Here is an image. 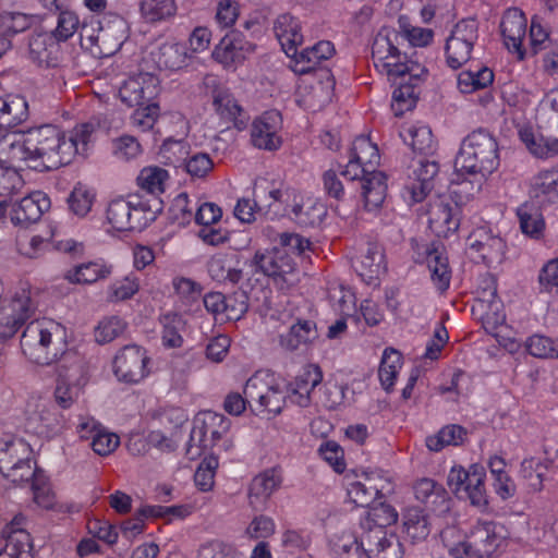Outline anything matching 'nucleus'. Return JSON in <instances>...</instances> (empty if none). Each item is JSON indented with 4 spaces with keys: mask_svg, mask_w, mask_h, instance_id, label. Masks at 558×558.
<instances>
[{
    "mask_svg": "<svg viewBox=\"0 0 558 558\" xmlns=\"http://www.w3.org/2000/svg\"><path fill=\"white\" fill-rule=\"evenodd\" d=\"M95 125L84 122L65 132L52 124L11 132L0 136V162L24 161L37 171L66 166L85 155L93 142Z\"/></svg>",
    "mask_w": 558,
    "mask_h": 558,
    "instance_id": "nucleus-1",
    "label": "nucleus"
},
{
    "mask_svg": "<svg viewBox=\"0 0 558 558\" xmlns=\"http://www.w3.org/2000/svg\"><path fill=\"white\" fill-rule=\"evenodd\" d=\"M23 353L34 363L48 365L64 356L58 367V379L84 387L87 383L85 360L76 353H66V329L52 319L27 324L21 337Z\"/></svg>",
    "mask_w": 558,
    "mask_h": 558,
    "instance_id": "nucleus-2",
    "label": "nucleus"
},
{
    "mask_svg": "<svg viewBox=\"0 0 558 558\" xmlns=\"http://www.w3.org/2000/svg\"><path fill=\"white\" fill-rule=\"evenodd\" d=\"M499 166L498 144L495 137L484 131L477 130L469 134L462 142L454 159V169L458 175L470 174L474 182L463 180L452 190L456 196L470 190L466 198L473 197L481 191L483 179L492 174Z\"/></svg>",
    "mask_w": 558,
    "mask_h": 558,
    "instance_id": "nucleus-3",
    "label": "nucleus"
},
{
    "mask_svg": "<svg viewBox=\"0 0 558 558\" xmlns=\"http://www.w3.org/2000/svg\"><path fill=\"white\" fill-rule=\"evenodd\" d=\"M398 35L395 31L381 29L375 37L372 47L373 62L379 74L393 84L399 80L420 81L426 73L424 65L409 60L395 45Z\"/></svg>",
    "mask_w": 558,
    "mask_h": 558,
    "instance_id": "nucleus-4",
    "label": "nucleus"
},
{
    "mask_svg": "<svg viewBox=\"0 0 558 558\" xmlns=\"http://www.w3.org/2000/svg\"><path fill=\"white\" fill-rule=\"evenodd\" d=\"M160 202L157 198L119 197L109 202L106 221L116 231H142L157 218Z\"/></svg>",
    "mask_w": 558,
    "mask_h": 558,
    "instance_id": "nucleus-5",
    "label": "nucleus"
},
{
    "mask_svg": "<svg viewBox=\"0 0 558 558\" xmlns=\"http://www.w3.org/2000/svg\"><path fill=\"white\" fill-rule=\"evenodd\" d=\"M243 393L257 414L278 415L286 403L283 381L268 371H258L245 383Z\"/></svg>",
    "mask_w": 558,
    "mask_h": 558,
    "instance_id": "nucleus-6",
    "label": "nucleus"
},
{
    "mask_svg": "<svg viewBox=\"0 0 558 558\" xmlns=\"http://www.w3.org/2000/svg\"><path fill=\"white\" fill-rule=\"evenodd\" d=\"M32 449L22 438L7 435L0 438V473L14 484L35 478Z\"/></svg>",
    "mask_w": 558,
    "mask_h": 558,
    "instance_id": "nucleus-7",
    "label": "nucleus"
},
{
    "mask_svg": "<svg viewBox=\"0 0 558 558\" xmlns=\"http://www.w3.org/2000/svg\"><path fill=\"white\" fill-rule=\"evenodd\" d=\"M473 314L481 319L486 331L494 333L504 325L506 315L504 305L497 296V284L493 276L483 277L476 290V299L472 306Z\"/></svg>",
    "mask_w": 558,
    "mask_h": 558,
    "instance_id": "nucleus-8",
    "label": "nucleus"
},
{
    "mask_svg": "<svg viewBox=\"0 0 558 558\" xmlns=\"http://www.w3.org/2000/svg\"><path fill=\"white\" fill-rule=\"evenodd\" d=\"M392 483L383 471L363 472L347 484V496L357 507H368L392 492Z\"/></svg>",
    "mask_w": 558,
    "mask_h": 558,
    "instance_id": "nucleus-9",
    "label": "nucleus"
},
{
    "mask_svg": "<svg viewBox=\"0 0 558 558\" xmlns=\"http://www.w3.org/2000/svg\"><path fill=\"white\" fill-rule=\"evenodd\" d=\"M478 39V26L475 20L459 21L446 40V61L451 69H459L472 56L475 43Z\"/></svg>",
    "mask_w": 558,
    "mask_h": 558,
    "instance_id": "nucleus-10",
    "label": "nucleus"
},
{
    "mask_svg": "<svg viewBox=\"0 0 558 558\" xmlns=\"http://www.w3.org/2000/svg\"><path fill=\"white\" fill-rule=\"evenodd\" d=\"M129 31V24L122 16L113 13L106 14L99 23L97 35L87 38L90 45L95 46L93 53L99 57L114 54L128 39Z\"/></svg>",
    "mask_w": 558,
    "mask_h": 558,
    "instance_id": "nucleus-11",
    "label": "nucleus"
},
{
    "mask_svg": "<svg viewBox=\"0 0 558 558\" xmlns=\"http://www.w3.org/2000/svg\"><path fill=\"white\" fill-rule=\"evenodd\" d=\"M252 264L264 275L274 278L278 284L291 286L296 280V266L286 250L274 247L256 252Z\"/></svg>",
    "mask_w": 558,
    "mask_h": 558,
    "instance_id": "nucleus-12",
    "label": "nucleus"
},
{
    "mask_svg": "<svg viewBox=\"0 0 558 558\" xmlns=\"http://www.w3.org/2000/svg\"><path fill=\"white\" fill-rule=\"evenodd\" d=\"M34 312L29 291H17L8 304L0 307V339L11 338Z\"/></svg>",
    "mask_w": 558,
    "mask_h": 558,
    "instance_id": "nucleus-13",
    "label": "nucleus"
},
{
    "mask_svg": "<svg viewBox=\"0 0 558 558\" xmlns=\"http://www.w3.org/2000/svg\"><path fill=\"white\" fill-rule=\"evenodd\" d=\"M468 193H471V191L466 190L461 196H456L451 192L454 202L437 199L430 205L428 222L435 233L446 236L458 230L460 226V205L470 199L466 198Z\"/></svg>",
    "mask_w": 558,
    "mask_h": 558,
    "instance_id": "nucleus-14",
    "label": "nucleus"
},
{
    "mask_svg": "<svg viewBox=\"0 0 558 558\" xmlns=\"http://www.w3.org/2000/svg\"><path fill=\"white\" fill-rule=\"evenodd\" d=\"M146 351L135 344L125 345L116 355L113 372L120 381L137 384L148 375Z\"/></svg>",
    "mask_w": 558,
    "mask_h": 558,
    "instance_id": "nucleus-15",
    "label": "nucleus"
},
{
    "mask_svg": "<svg viewBox=\"0 0 558 558\" xmlns=\"http://www.w3.org/2000/svg\"><path fill=\"white\" fill-rule=\"evenodd\" d=\"M159 93V80L147 72L133 74L123 81L119 88V97L125 105L143 106L153 102Z\"/></svg>",
    "mask_w": 558,
    "mask_h": 558,
    "instance_id": "nucleus-16",
    "label": "nucleus"
},
{
    "mask_svg": "<svg viewBox=\"0 0 558 558\" xmlns=\"http://www.w3.org/2000/svg\"><path fill=\"white\" fill-rule=\"evenodd\" d=\"M380 156L376 144L367 136H357L351 147L350 157L341 174L349 180H357L362 173L376 170Z\"/></svg>",
    "mask_w": 558,
    "mask_h": 558,
    "instance_id": "nucleus-17",
    "label": "nucleus"
},
{
    "mask_svg": "<svg viewBox=\"0 0 558 558\" xmlns=\"http://www.w3.org/2000/svg\"><path fill=\"white\" fill-rule=\"evenodd\" d=\"M282 118L279 111H266L257 117L251 125V143L264 150H277L282 145L280 135Z\"/></svg>",
    "mask_w": 558,
    "mask_h": 558,
    "instance_id": "nucleus-18",
    "label": "nucleus"
},
{
    "mask_svg": "<svg viewBox=\"0 0 558 558\" xmlns=\"http://www.w3.org/2000/svg\"><path fill=\"white\" fill-rule=\"evenodd\" d=\"M527 21L524 13L517 9H508L501 20L500 29L504 43L509 51L517 54L519 60H523L525 51L522 43L526 35Z\"/></svg>",
    "mask_w": 558,
    "mask_h": 558,
    "instance_id": "nucleus-19",
    "label": "nucleus"
},
{
    "mask_svg": "<svg viewBox=\"0 0 558 558\" xmlns=\"http://www.w3.org/2000/svg\"><path fill=\"white\" fill-rule=\"evenodd\" d=\"M49 208V197L44 192L36 191L13 205L10 219L14 226L26 228L37 222Z\"/></svg>",
    "mask_w": 558,
    "mask_h": 558,
    "instance_id": "nucleus-20",
    "label": "nucleus"
},
{
    "mask_svg": "<svg viewBox=\"0 0 558 558\" xmlns=\"http://www.w3.org/2000/svg\"><path fill=\"white\" fill-rule=\"evenodd\" d=\"M413 182L405 187V193L412 203L422 202L434 186L439 166L435 160L418 158L412 163Z\"/></svg>",
    "mask_w": 558,
    "mask_h": 558,
    "instance_id": "nucleus-21",
    "label": "nucleus"
},
{
    "mask_svg": "<svg viewBox=\"0 0 558 558\" xmlns=\"http://www.w3.org/2000/svg\"><path fill=\"white\" fill-rule=\"evenodd\" d=\"M367 558H402V545L393 534H387L381 525H374L365 532Z\"/></svg>",
    "mask_w": 558,
    "mask_h": 558,
    "instance_id": "nucleus-22",
    "label": "nucleus"
},
{
    "mask_svg": "<svg viewBox=\"0 0 558 558\" xmlns=\"http://www.w3.org/2000/svg\"><path fill=\"white\" fill-rule=\"evenodd\" d=\"M469 250L476 253L488 266L499 264L505 254V243L501 238L486 229L474 231L469 238Z\"/></svg>",
    "mask_w": 558,
    "mask_h": 558,
    "instance_id": "nucleus-23",
    "label": "nucleus"
},
{
    "mask_svg": "<svg viewBox=\"0 0 558 558\" xmlns=\"http://www.w3.org/2000/svg\"><path fill=\"white\" fill-rule=\"evenodd\" d=\"M364 530L361 535L352 530H342L329 538V549L335 558H364L366 543Z\"/></svg>",
    "mask_w": 558,
    "mask_h": 558,
    "instance_id": "nucleus-24",
    "label": "nucleus"
},
{
    "mask_svg": "<svg viewBox=\"0 0 558 558\" xmlns=\"http://www.w3.org/2000/svg\"><path fill=\"white\" fill-rule=\"evenodd\" d=\"M230 428V421L222 414L216 412H204L198 414L193 424V439L198 442L202 437H207L209 445L214 447Z\"/></svg>",
    "mask_w": 558,
    "mask_h": 558,
    "instance_id": "nucleus-25",
    "label": "nucleus"
},
{
    "mask_svg": "<svg viewBox=\"0 0 558 558\" xmlns=\"http://www.w3.org/2000/svg\"><path fill=\"white\" fill-rule=\"evenodd\" d=\"M113 267L102 259H95L74 265L63 274L64 280L71 284H93L99 280L109 278Z\"/></svg>",
    "mask_w": 558,
    "mask_h": 558,
    "instance_id": "nucleus-26",
    "label": "nucleus"
},
{
    "mask_svg": "<svg viewBox=\"0 0 558 558\" xmlns=\"http://www.w3.org/2000/svg\"><path fill=\"white\" fill-rule=\"evenodd\" d=\"M359 179L365 209H378L387 196V175L383 171L372 170L362 173Z\"/></svg>",
    "mask_w": 558,
    "mask_h": 558,
    "instance_id": "nucleus-27",
    "label": "nucleus"
},
{
    "mask_svg": "<svg viewBox=\"0 0 558 558\" xmlns=\"http://www.w3.org/2000/svg\"><path fill=\"white\" fill-rule=\"evenodd\" d=\"M59 425V414L49 402L40 401L28 411L26 427L36 435L48 437L58 430Z\"/></svg>",
    "mask_w": 558,
    "mask_h": 558,
    "instance_id": "nucleus-28",
    "label": "nucleus"
},
{
    "mask_svg": "<svg viewBox=\"0 0 558 558\" xmlns=\"http://www.w3.org/2000/svg\"><path fill=\"white\" fill-rule=\"evenodd\" d=\"M335 52L333 45L330 41H319L311 48L295 51L291 56L290 68L296 74H306L313 71L323 60L329 59Z\"/></svg>",
    "mask_w": 558,
    "mask_h": 558,
    "instance_id": "nucleus-29",
    "label": "nucleus"
},
{
    "mask_svg": "<svg viewBox=\"0 0 558 558\" xmlns=\"http://www.w3.org/2000/svg\"><path fill=\"white\" fill-rule=\"evenodd\" d=\"M274 32L284 53L289 58L295 56L298 47L303 43L301 24L298 19L288 13L279 15L274 23Z\"/></svg>",
    "mask_w": 558,
    "mask_h": 558,
    "instance_id": "nucleus-30",
    "label": "nucleus"
},
{
    "mask_svg": "<svg viewBox=\"0 0 558 558\" xmlns=\"http://www.w3.org/2000/svg\"><path fill=\"white\" fill-rule=\"evenodd\" d=\"M432 525L429 514L418 507H408L402 512V533L412 543L427 539Z\"/></svg>",
    "mask_w": 558,
    "mask_h": 558,
    "instance_id": "nucleus-31",
    "label": "nucleus"
},
{
    "mask_svg": "<svg viewBox=\"0 0 558 558\" xmlns=\"http://www.w3.org/2000/svg\"><path fill=\"white\" fill-rule=\"evenodd\" d=\"M499 526L493 522H478L468 534L483 558H492L502 543Z\"/></svg>",
    "mask_w": 558,
    "mask_h": 558,
    "instance_id": "nucleus-32",
    "label": "nucleus"
},
{
    "mask_svg": "<svg viewBox=\"0 0 558 558\" xmlns=\"http://www.w3.org/2000/svg\"><path fill=\"white\" fill-rule=\"evenodd\" d=\"M281 475L275 469L266 470L256 475L250 486V505L258 508L280 487Z\"/></svg>",
    "mask_w": 558,
    "mask_h": 558,
    "instance_id": "nucleus-33",
    "label": "nucleus"
},
{
    "mask_svg": "<svg viewBox=\"0 0 558 558\" xmlns=\"http://www.w3.org/2000/svg\"><path fill=\"white\" fill-rule=\"evenodd\" d=\"M386 270L383 247L377 243H368L362 254L357 271L367 284H376L379 276Z\"/></svg>",
    "mask_w": 558,
    "mask_h": 558,
    "instance_id": "nucleus-34",
    "label": "nucleus"
},
{
    "mask_svg": "<svg viewBox=\"0 0 558 558\" xmlns=\"http://www.w3.org/2000/svg\"><path fill=\"white\" fill-rule=\"evenodd\" d=\"M209 276L223 283L235 284L242 279V269L234 254H217L208 262Z\"/></svg>",
    "mask_w": 558,
    "mask_h": 558,
    "instance_id": "nucleus-35",
    "label": "nucleus"
},
{
    "mask_svg": "<svg viewBox=\"0 0 558 558\" xmlns=\"http://www.w3.org/2000/svg\"><path fill=\"white\" fill-rule=\"evenodd\" d=\"M151 57L159 69L178 71L186 66L190 54L183 44L165 43L151 52Z\"/></svg>",
    "mask_w": 558,
    "mask_h": 558,
    "instance_id": "nucleus-36",
    "label": "nucleus"
},
{
    "mask_svg": "<svg viewBox=\"0 0 558 558\" xmlns=\"http://www.w3.org/2000/svg\"><path fill=\"white\" fill-rule=\"evenodd\" d=\"M317 338L315 325L312 322H298L280 336V345L286 351H298L307 348Z\"/></svg>",
    "mask_w": 558,
    "mask_h": 558,
    "instance_id": "nucleus-37",
    "label": "nucleus"
},
{
    "mask_svg": "<svg viewBox=\"0 0 558 558\" xmlns=\"http://www.w3.org/2000/svg\"><path fill=\"white\" fill-rule=\"evenodd\" d=\"M28 118V104L23 96L0 98V128H14Z\"/></svg>",
    "mask_w": 558,
    "mask_h": 558,
    "instance_id": "nucleus-38",
    "label": "nucleus"
},
{
    "mask_svg": "<svg viewBox=\"0 0 558 558\" xmlns=\"http://www.w3.org/2000/svg\"><path fill=\"white\" fill-rule=\"evenodd\" d=\"M425 253V262L430 272L432 282L438 291H446L449 288L451 280V271L447 256L436 247H426Z\"/></svg>",
    "mask_w": 558,
    "mask_h": 558,
    "instance_id": "nucleus-39",
    "label": "nucleus"
},
{
    "mask_svg": "<svg viewBox=\"0 0 558 558\" xmlns=\"http://www.w3.org/2000/svg\"><path fill=\"white\" fill-rule=\"evenodd\" d=\"M520 140L524 143L529 151L537 158H550L558 154V140L546 137L530 128H523L519 131Z\"/></svg>",
    "mask_w": 558,
    "mask_h": 558,
    "instance_id": "nucleus-40",
    "label": "nucleus"
},
{
    "mask_svg": "<svg viewBox=\"0 0 558 558\" xmlns=\"http://www.w3.org/2000/svg\"><path fill=\"white\" fill-rule=\"evenodd\" d=\"M531 539L547 546L558 544V520L553 513H543L531 521L529 530Z\"/></svg>",
    "mask_w": 558,
    "mask_h": 558,
    "instance_id": "nucleus-41",
    "label": "nucleus"
},
{
    "mask_svg": "<svg viewBox=\"0 0 558 558\" xmlns=\"http://www.w3.org/2000/svg\"><path fill=\"white\" fill-rule=\"evenodd\" d=\"M531 193L542 203L558 202V169L544 170L535 175Z\"/></svg>",
    "mask_w": 558,
    "mask_h": 558,
    "instance_id": "nucleus-42",
    "label": "nucleus"
},
{
    "mask_svg": "<svg viewBox=\"0 0 558 558\" xmlns=\"http://www.w3.org/2000/svg\"><path fill=\"white\" fill-rule=\"evenodd\" d=\"M494 82V73L487 66H477L459 73L457 85L461 93L471 94L489 87Z\"/></svg>",
    "mask_w": 558,
    "mask_h": 558,
    "instance_id": "nucleus-43",
    "label": "nucleus"
},
{
    "mask_svg": "<svg viewBox=\"0 0 558 558\" xmlns=\"http://www.w3.org/2000/svg\"><path fill=\"white\" fill-rule=\"evenodd\" d=\"M141 19L148 24H157L175 15L174 0H140Z\"/></svg>",
    "mask_w": 558,
    "mask_h": 558,
    "instance_id": "nucleus-44",
    "label": "nucleus"
},
{
    "mask_svg": "<svg viewBox=\"0 0 558 558\" xmlns=\"http://www.w3.org/2000/svg\"><path fill=\"white\" fill-rule=\"evenodd\" d=\"M325 206L312 198L302 199L294 204L291 209V219L301 227L318 226L326 216Z\"/></svg>",
    "mask_w": 558,
    "mask_h": 558,
    "instance_id": "nucleus-45",
    "label": "nucleus"
},
{
    "mask_svg": "<svg viewBox=\"0 0 558 558\" xmlns=\"http://www.w3.org/2000/svg\"><path fill=\"white\" fill-rule=\"evenodd\" d=\"M401 136L414 151L420 154L430 155L436 149V142L428 125L422 123L412 124L401 133Z\"/></svg>",
    "mask_w": 558,
    "mask_h": 558,
    "instance_id": "nucleus-46",
    "label": "nucleus"
},
{
    "mask_svg": "<svg viewBox=\"0 0 558 558\" xmlns=\"http://www.w3.org/2000/svg\"><path fill=\"white\" fill-rule=\"evenodd\" d=\"M213 105L218 116L226 122H233L241 129L243 121H239L242 108L231 93L226 89H217L213 96Z\"/></svg>",
    "mask_w": 558,
    "mask_h": 558,
    "instance_id": "nucleus-47",
    "label": "nucleus"
},
{
    "mask_svg": "<svg viewBox=\"0 0 558 558\" xmlns=\"http://www.w3.org/2000/svg\"><path fill=\"white\" fill-rule=\"evenodd\" d=\"M34 21V16L31 14L3 10L0 12V36L10 39L31 28Z\"/></svg>",
    "mask_w": 558,
    "mask_h": 558,
    "instance_id": "nucleus-48",
    "label": "nucleus"
},
{
    "mask_svg": "<svg viewBox=\"0 0 558 558\" xmlns=\"http://www.w3.org/2000/svg\"><path fill=\"white\" fill-rule=\"evenodd\" d=\"M466 430L457 424L444 426L437 434L426 438V446L430 451H440L447 446H459L464 442Z\"/></svg>",
    "mask_w": 558,
    "mask_h": 558,
    "instance_id": "nucleus-49",
    "label": "nucleus"
},
{
    "mask_svg": "<svg viewBox=\"0 0 558 558\" xmlns=\"http://www.w3.org/2000/svg\"><path fill=\"white\" fill-rule=\"evenodd\" d=\"M140 291V279L134 274H128L113 280L107 288V301L119 303L132 299Z\"/></svg>",
    "mask_w": 558,
    "mask_h": 558,
    "instance_id": "nucleus-50",
    "label": "nucleus"
},
{
    "mask_svg": "<svg viewBox=\"0 0 558 558\" xmlns=\"http://www.w3.org/2000/svg\"><path fill=\"white\" fill-rule=\"evenodd\" d=\"M415 498L430 507L441 506L448 509L445 489L434 480L421 478L414 485Z\"/></svg>",
    "mask_w": 558,
    "mask_h": 558,
    "instance_id": "nucleus-51",
    "label": "nucleus"
},
{
    "mask_svg": "<svg viewBox=\"0 0 558 558\" xmlns=\"http://www.w3.org/2000/svg\"><path fill=\"white\" fill-rule=\"evenodd\" d=\"M418 81L399 80L397 84L399 87L392 94L391 109L395 116L400 117L405 111L413 109L416 105L417 96L415 93V85Z\"/></svg>",
    "mask_w": 558,
    "mask_h": 558,
    "instance_id": "nucleus-52",
    "label": "nucleus"
},
{
    "mask_svg": "<svg viewBox=\"0 0 558 558\" xmlns=\"http://www.w3.org/2000/svg\"><path fill=\"white\" fill-rule=\"evenodd\" d=\"M160 324L162 344L167 348H180L183 343L181 332L185 326L182 316L177 313H167L160 317Z\"/></svg>",
    "mask_w": 558,
    "mask_h": 558,
    "instance_id": "nucleus-53",
    "label": "nucleus"
},
{
    "mask_svg": "<svg viewBox=\"0 0 558 558\" xmlns=\"http://www.w3.org/2000/svg\"><path fill=\"white\" fill-rule=\"evenodd\" d=\"M517 215L520 221L522 232L531 238H538L544 230V220L539 210L532 204L524 203L518 210Z\"/></svg>",
    "mask_w": 558,
    "mask_h": 558,
    "instance_id": "nucleus-54",
    "label": "nucleus"
},
{
    "mask_svg": "<svg viewBox=\"0 0 558 558\" xmlns=\"http://www.w3.org/2000/svg\"><path fill=\"white\" fill-rule=\"evenodd\" d=\"M402 365L401 354L395 349H386L383 353L378 371L379 380L385 390L389 391Z\"/></svg>",
    "mask_w": 558,
    "mask_h": 558,
    "instance_id": "nucleus-55",
    "label": "nucleus"
},
{
    "mask_svg": "<svg viewBox=\"0 0 558 558\" xmlns=\"http://www.w3.org/2000/svg\"><path fill=\"white\" fill-rule=\"evenodd\" d=\"M254 197L259 203V206L271 208L276 203L287 202L289 193L280 187H276L275 184L267 179L260 178L255 182Z\"/></svg>",
    "mask_w": 558,
    "mask_h": 558,
    "instance_id": "nucleus-56",
    "label": "nucleus"
},
{
    "mask_svg": "<svg viewBox=\"0 0 558 558\" xmlns=\"http://www.w3.org/2000/svg\"><path fill=\"white\" fill-rule=\"evenodd\" d=\"M168 178L169 174L167 170L157 166L146 167L140 172L137 183L142 190L157 195L163 192L165 183Z\"/></svg>",
    "mask_w": 558,
    "mask_h": 558,
    "instance_id": "nucleus-57",
    "label": "nucleus"
},
{
    "mask_svg": "<svg viewBox=\"0 0 558 558\" xmlns=\"http://www.w3.org/2000/svg\"><path fill=\"white\" fill-rule=\"evenodd\" d=\"M485 470L480 464H473V475L463 495L477 508H486L488 500L484 487Z\"/></svg>",
    "mask_w": 558,
    "mask_h": 558,
    "instance_id": "nucleus-58",
    "label": "nucleus"
},
{
    "mask_svg": "<svg viewBox=\"0 0 558 558\" xmlns=\"http://www.w3.org/2000/svg\"><path fill=\"white\" fill-rule=\"evenodd\" d=\"M527 352L538 359H558V338L533 335L525 343Z\"/></svg>",
    "mask_w": 558,
    "mask_h": 558,
    "instance_id": "nucleus-59",
    "label": "nucleus"
},
{
    "mask_svg": "<svg viewBox=\"0 0 558 558\" xmlns=\"http://www.w3.org/2000/svg\"><path fill=\"white\" fill-rule=\"evenodd\" d=\"M191 150L187 143L181 140L167 138L160 147V155L168 163L182 168Z\"/></svg>",
    "mask_w": 558,
    "mask_h": 558,
    "instance_id": "nucleus-60",
    "label": "nucleus"
},
{
    "mask_svg": "<svg viewBox=\"0 0 558 558\" xmlns=\"http://www.w3.org/2000/svg\"><path fill=\"white\" fill-rule=\"evenodd\" d=\"M203 302L205 308L208 312L215 315L227 312L229 318H238L246 311V305L244 302L240 304L239 308H234L230 305V300H227L226 296L220 292L207 293L204 296Z\"/></svg>",
    "mask_w": 558,
    "mask_h": 558,
    "instance_id": "nucleus-61",
    "label": "nucleus"
},
{
    "mask_svg": "<svg viewBox=\"0 0 558 558\" xmlns=\"http://www.w3.org/2000/svg\"><path fill=\"white\" fill-rule=\"evenodd\" d=\"M194 206L187 194L177 195L169 207V219L180 227L189 225L195 218Z\"/></svg>",
    "mask_w": 558,
    "mask_h": 558,
    "instance_id": "nucleus-62",
    "label": "nucleus"
},
{
    "mask_svg": "<svg viewBox=\"0 0 558 558\" xmlns=\"http://www.w3.org/2000/svg\"><path fill=\"white\" fill-rule=\"evenodd\" d=\"M7 544L4 550L15 554L20 558H32V541L31 535L24 529L12 530L7 532Z\"/></svg>",
    "mask_w": 558,
    "mask_h": 558,
    "instance_id": "nucleus-63",
    "label": "nucleus"
},
{
    "mask_svg": "<svg viewBox=\"0 0 558 558\" xmlns=\"http://www.w3.org/2000/svg\"><path fill=\"white\" fill-rule=\"evenodd\" d=\"M80 27V19L73 11H61L58 14L57 26L51 32V37L57 41H66Z\"/></svg>",
    "mask_w": 558,
    "mask_h": 558,
    "instance_id": "nucleus-64",
    "label": "nucleus"
}]
</instances>
